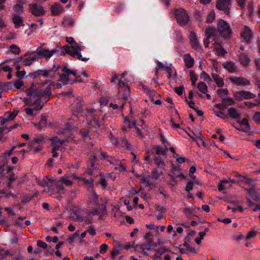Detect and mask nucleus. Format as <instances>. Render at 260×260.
<instances>
[{
	"label": "nucleus",
	"instance_id": "f257e3e1",
	"mask_svg": "<svg viewBox=\"0 0 260 260\" xmlns=\"http://www.w3.org/2000/svg\"><path fill=\"white\" fill-rule=\"evenodd\" d=\"M25 92L29 96V99L24 100L25 105L35 106L25 109L26 114L31 116H36L37 112L42 109L52 95L51 85L47 82L32 83Z\"/></svg>",
	"mask_w": 260,
	"mask_h": 260
},
{
	"label": "nucleus",
	"instance_id": "f03ea898",
	"mask_svg": "<svg viewBox=\"0 0 260 260\" xmlns=\"http://www.w3.org/2000/svg\"><path fill=\"white\" fill-rule=\"evenodd\" d=\"M98 153L95 155H91L89 160V164L88 165L87 173L88 176L87 177H75L74 175L71 176L72 180L77 181V182L81 185H86L89 187L88 189L90 188L92 190V183L93 179L92 176L97 177L99 175L100 179L99 182L102 186L103 189H105L107 185V182L104 176L100 174L98 170V165L96 163L98 161Z\"/></svg>",
	"mask_w": 260,
	"mask_h": 260
},
{
	"label": "nucleus",
	"instance_id": "7ed1b4c3",
	"mask_svg": "<svg viewBox=\"0 0 260 260\" xmlns=\"http://www.w3.org/2000/svg\"><path fill=\"white\" fill-rule=\"evenodd\" d=\"M66 42L69 43V45H66V54L83 61H87L89 59L88 57H82L80 51L83 49L84 47L76 43L73 38L66 37Z\"/></svg>",
	"mask_w": 260,
	"mask_h": 260
},
{
	"label": "nucleus",
	"instance_id": "20e7f679",
	"mask_svg": "<svg viewBox=\"0 0 260 260\" xmlns=\"http://www.w3.org/2000/svg\"><path fill=\"white\" fill-rule=\"evenodd\" d=\"M130 94L129 87L124 84L123 82L120 81L118 83V96L119 99L118 104H110V107H112L113 109H123L124 105L125 104L126 100Z\"/></svg>",
	"mask_w": 260,
	"mask_h": 260
},
{
	"label": "nucleus",
	"instance_id": "39448f33",
	"mask_svg": "<svg viewBox=\"0 0 260 260\" xmlns=\"http://www.w3.org/2000/svg\"><path fill=\"white\" fill-rule=\"evenodd\" d=\"M89 204H93L96 206V208L89 211V215H100V216H104L106 213V205L104 203H100L99 200V197L96 193L93 191L89 197Z\"/></svg>",
	"mask_w": 260,
	"mask_h": 260
},
{
	"label": "nucleus",
	"instance_id": "423d86ee",
	"mask_svg": "<svg viewBox=\"0 0 260 260\" xmlns=\"http://www.w3.org/2000/svg\"><path fill=\"white\" fill-rule=\"evenodd\" d=\"M39 184L43 187L51 186L53 184H55L56 188L54 192L61 193L63 192L64 186L65 185V177L62 176L61 179L57 182L53 180L51 176H47L39 182Z\"/></svg>",
	"mask_w": 260,
	"mask_h": 260
},
{
	"label": "nucleus",
	"instance_id": "0eeeda50",
	"mask_svg": "<svg viewBox=\"0 0 260 260\" xmlns=\"http://www.w3.org/2000/svg\"><path fill=\"white\" fill-rule=\"evenodd\" d=\"M96 153H98V157L100 154L102 157V158L103 159H106L107 158H109V159H108V161H109L110 164H114V165H115V170L119 172H124L126 171V167L124 165L122 164L119 160L117 161L113 158L109 157L107 153L101 151V148L97 149L94 151L93 155H96Z\"/></svg>",
	"mask_w": 260,
	"mask_h": 260
},
{
	"label": "nucleus",
	"instance_id": "6e6552de",
	"mask_svg": "<svg viewBox=\"0 0 260 260\" xmlns=\"http://www.w3.org/2000/svg\"><path fill=\"white\" fill-rule=\"evenodd\" d=\"M217 30L221 37L224 38L230 37L232 34V30L229 24L221 19L218 21Z\"/></svg>",
	"mask_w": 260,
	"mask_h": 260
},
{
	"label": "nucleus",
	"instance_id": "1a4fd4ad",
	"mask_svg": "<svg viewBox=\"0 0 260 260\" xmlns=\"http://www.w3.org/2000/svg\"><path fill=\"white\" fill-rule=\"evenodd\" d=\"M174 15L179 25L184 26L189 21V16L186 11L182 8L175 10Z\"/></svg>",
	"mask_w": 260,
	"mask_h": 260
},
{
	"label": "nucleus",
	"instance_id": "9d476101",
	"mask_svg": "<svg viewBox=\"0 0 260 260\" xmlns=\"http://www.w3.org/2000/svg\"><path fill=\"white\" fill-rule=\"evenodd\" d=\"M205 33L207 39L204 41V44L206 48H208L209 42L215 41L217 38V31L215 28L208 27L206 28Z\"/></svg>",
	"mask_w": 260,
	"mask_h": 260
},
{
	"label": "nucleus",
	"instance_id": "9b49d317",
	"mask_svg": "<svg viewBox=\"0 0 260 260\" xmlns=\"http://www.w3.org/2000/svg\"><path fill=\"white\" fill-rule=\"evenodd\" d=\"M72 93V91L66 92V98L68 97L70 102L73 101L75 103L76 107H75L73 106V104H72L71 108L73 110V114L77 115V113L81 112L82 110L80 100L79 98H76L74 96H71Z\"/></svg>",
	"mask_w": 260,
	"mask_h": 260
},
{
	"label": "nucleus",
	"instance_id": "f8f14e48",
	"mask_svg": "<svg viewBox=\"0 0 260 260\" xmlns=\"http://www.w3.org/2000/svg\"><path fill=\"white\" fill-rule=\"evenodd\" d=\"M235 99L238 101H242L243 100L252 99L255 97V95L250 91L241 90L235 92L234 93Z\"/></svg>",
	"mask_w": 260,
	"mask_h": 260
},
{
	"label": "nucleus",
	"instance_id": "ddd939ff",
	"mask_svg": "<svg viewBox=\"0 0 260 260\" xmlns=\"http://www.w3.org/2000/svg\"><path fill=\"white\" fill-rule=\"evenodd\" d=\"M57 51L56 49L49 50L40 47L37 49L35 53L38 54L40 57H41L45 58L46 60H48Z\"/></svg>",
	"mask_w": 260,
	"mask_h": 260
},
{
	"label": "nucleus",
	"instance_id": "4468645a",
	"mask_svg": "<svg viewBox=\"0 0 260 260\" xmlns=\"http://www.w3.org/2000/svg\"><path fill=\"white\" fill-rule=\"evenodd\" d=\"M213 111L215 115L223 119H225L228 118V116L226 112V107L225 105L222 103L216 104L213 109Z\"/></svg>",
	"mask_w": 260,
	"mask_h": 260
},
{
	"label": "nucleus",
	"instance_id": "2eb2a0df",
	"mask_svg": "<svg viewBox=\"0 0 260 260\" xmlns=\"http://www.w3.org/2000/svg\"><path fill=\"white\" fill-rule=\"evenodd\" d=\"M81 82L82 80L80 76L77 75L75 71H72L66 68V84Z\"/></svg>",
	"mask_w": 260,
	"mask_h": 260
},
{
	"label": "nucleus",
	"instance_id": "dca6fc26",
	"mask_svg": "<svg viewBox=\"0 0 260 260\" xmlns=\"http://www.w3.org/2000/svg\"><path fill=\"white\" fill-rule=\"evenodd\" d=\"M231 4V0H217L216 8L219 10H222L226 14L230 13L229 6Z\"/></svg>",
	"mask_w": 260,
	"mask_h": 260
},
{
	"label": "nucleus",
	"instance_id": "f3484780",
	"mask_svg": "<svg viewBox=\"0 0 260 260\" xmlns=\"http://www.w3.org/2000/svg\"><path fill=\"white\" fill-rule=\"evenodd\" d=\"M230 81L234 84L245 86L250 84V81L247 79L242 77H232L229 78Z\"/></svg>",
	"mask_w": 260,
	"mask_h": 260
},
{
	"label": "nucleus",
	"instance_id": "a211bd4d",
	"mask_svg": "<svg viewBox=\"0 0 260 260\" xmlns=\"http://www.w3.org/2000/svg\"><path fill=\"white\" fill-rule=\"evenodd\" d=\"M240 36L248 44L250 43L253 36V33L250 28L247 26H244Z\"/></svg>",
	"mask_w": 260,
	"mask_h": 260
},
{
	"label": "nucleus",
	"instance_id": "6ab92c4d",
	"mask_svg": "<svg viewBox=\"0 0 260 260\" xmlns=\"http://www.w3.org/2000/svg\"><path fill=\"white\" fill-rule=\"evenodd\" d=\"M30 12L35 16H41L45 14V11L42 6L37 4L30 5Z\"/></svg>",
	"mask_w": 260,
	"mask_h": 260
},
{
	"label": "nucleus",
	"instance_id": "aec40b11",
	"mask_svg": "<svg viewBox=\"0 0 260 260\" xmlns=\"http://www.w3.org/2000/svg\"><path fill=\"white\" fill-rule=\"evenodd\" d=\"M189 38L192 48L198 51H202V46L199 44L197 36L193 31L190 32Z\"/></svg>",
	"mask_w": 260,
	"mask_h": 260
},
{
	"label": "nucleus",
	"instance_id": "412c9836",
	"mask_svg": "<svg viewBox=\"0 0 260 260\" xmlns=\"http://www.w3.org/2000/svg\"><path fill=\"white\" fill-rule=\"evenodd\" d=\"M67 209L72 211L74 213L75 215L72 217L73 218L79 220H82L83 214L82 213L83 211L81 210L80 207L71 205Z\"/></svg>",
	"mask_w": 260,
	"mask_h": 260
},
{
	"label": "nucleus",
	"instance_id": "4be33fe9",
	"mask_svg": "<svg viewBox=\"0 0 260 260\" xmlns=\"http://www.w3.org/2000/svg\"><path fill=\"white\" fill-rule=\"evenodd\" d=\"M214 41L215 42L211 46V48L212 49L213 51L215 52L216 54L218 56H222L224 55V54L226 53V51L223 48L220 42L217 40V38Z\"/></svg>",
	"mask_w": 260,
	"mask_h": 260
},
{
	"label": "nucleus",
	"instance_id": "5701e85b",
	"mask_svg": "<svg viewBox=\"0 0 260 260\" xmlns=\"http://www.w3.org/2000/svg\"><path fill=\"white\" fill-rule=\"evenodd\" d=\"M51 141L53 143L52 148V155L53 157H56L58 156V154L56 151L59 149L60 145H61L64 142V141H61L56 137H53L51 138Z\"/></svg>",
	"mask_w": 260,
	"mask_h": 260
},
{
	"label": "nucleus",
	"instance_id": "b1692460",
	"mask_svg": "<svg viewBox=\"0 0 260 260\" xmlns=\"http://www.w3.org/2000/svg\"><path fill=\"white\" fill-rule=\"evenodd\" d=\"M11 19L16 28H18L19 27L24 25L23 23V18L19 15H12Z\"/></svg>",
	"mask_w": 260,
	"mask_h": 260
},
{
	"label": "nucleus",
	"instance_id": "393cba45",
	"mask_svg": "<svg viewBox=\"0 0 260 260\" xmlns=\"http://www.w3.org/2000/svg\"><path fill=\"white\" fill-rule=\"evenodd\" d=\"M157 64V67L156 68L155 71V76H157L158 70L159 69H164V71H165L167 73L168 78L169 79H170V78L171 77L172 71V68L171 67H166L161 62H160L159 61H158Z\"/></svg>",
	"mask_w": 260,
	"mask_h": 260
},
{
	"label": "nucleus",
	"instance_id": "a878e982",
	"mask_svg": "<svg viewBox=\"0 0 260 260\" xmlns=\"http://www.w3.org/2000/svg\"><path fill=\"white\" fill-rule=\"evenodd\" d=\"M200 207H194L192 208H185L183 210L184 214L188 218H192L195 215L197 211L200 210Z\"/></svg>",
	"mask_w": 260,
	"mask_h": 260
},
{
	"label": "nucleus",
	"instance_id": "bb28decb",
	"mask_svg": "<svg viewBox=\"0 0 260 260\" xmlns=\"http://www.w3.org/2000/svg\"><path fill=\"white\" fill-rule=\"evenodd\" d=\"M183 59L185 63V66L187 68L190 69L193 67L194 60L191 56L190 54L187 53L184 54L183 57Z\"/></svg>",
	"mask_w": 260,
	"mask_h": 260
},
{
	"label": "nucleus",
	"instance_id": "cd10ccee",
	"mask_svg": "<svg viewBox=\"0 0 260 260\" xmlns=\"http://www.w3.org/2000/svg\"><path fill=\"white\" fill-rule=\"evenodd\" d=\"M123 122L124 125L122 127V130L124 133L126 132L128 129L135 126L136 124L135 121L130 122L129 119L127 117H125L124 118Z\"/></svg>",
	"mask_w": 260,
	"mask_h": 260
},
{
	"label": "nucleus",
	"instance_id": "c85d7f7f",
	"mask_svg": "<svg viewBox=\"0 0 260 260\" xmlns=\"http://www.w3.org/2000/svg\"><path fill=\"white\" fill-rule=\"evenodd\" d=\"M51 11L53 15H57L62 13L63 8L59 4L56 3L51 6Z\"/></svg>",
	"mask_w": 260,
	"mask_h": 260
},
{
	"label": "nucleus",
	"instance_id": "c756f323",
	"mask_svg": "<svg viewBox=\"0 0 260 260\" xmlns=\"http://www.w3.org/2000/svg\"><path fill=\"white\" fill-rule=\"evenodd\" d=\"M222 66L230 73H233L237 71V67L235 63L232 61H226L223 63Z\"/></svg>",
	"mask_w": 260,
	"mask_h": 260
},
{
	"label": "nucleus",
	"instance_id": "7c9ffc66",
	"mask_svg": "<svg viewBox=\"0 0 260 260\" xmlns=\"http://www.w3.org/2000/svg\"><path fill=\"white\" fill-rule=\"evenodd\" d=\"M239 60L241 64L244 67L248 66L250 62L248 55L244 53H242L239 55Z\"/></svg>",
	"mask_w": 260,
	"mask_h": 260
},
{
	"label": "nucleus",
	"instance_id": "2f4dec72",
	"mask_svg": "<svg viewBox=\"0 0 260 260\" xmlns=\"http://www.w3.org/2000/svg\"><path fill=\"white\" fill-rule=\"evenodd\" d=\"M61 71L63 72L62 74H59L60 81L61 82L62 84L60 83H57L54 85V86L56 88H60L61 87L62 85H65V67H63L61 68Z\"/></svg>",
	"mask_w": 260,
	"mask_h": 260
},
{
	"label": "nucleus",
	"instance_id": "473e14b6",
	"mask_svg": "<svg viewBox=\"0 0 260 260\" xmlns=\"http://www.w3.org/2000/svg\"><path fill=\"white\" fill-rule=\"evenodd\" d=\"M212 79L218 87H222L224 85V81L222 78L216 74L212 75Z\"/></svg>",
	"mask_w": 260,
	"mask_h": 260
},
{
	"label": "nucleus",
	"instance_id": "72a5a7b5",
	"mask_svg": "<svg viewBox=\"0 0 260 260\" xmlns=\"http://www.w3.org/2000/svg\"><path fill=\"white\" fill-rule=\"evenodd\" d=\"M246 190L247 191V192L251 197L252 199L255 200V201H258L260 200V197L257 194V192L256 191V190L254 189H253V188L246 189Z\"/></svg>",
	"mask_w": 260,
	"mask_h": 260
},
{
	"label": "nucleus",
	"instance_id": "f704fd0d",
	"mask_svg": "<svg viewBox=\"0 0 260 260\" xmlns=\"http://www.w3.org/2000/svg\"><path fill=\"white\" fill-rule=\"evenodd\" d=\"M229 116L233 119H237L240 117L237 110L234 108H230L228 109Z\"/></svg>",
	"mask_w": 260,
	"mask_h": 260
},
{
	"label": "nucleus",
	"instance_id": "c9c22d12",
	"mask_svg": "<svg viewBox=\"0 0 260 260\" xmlns=\"http://www.w3.org/2000/svg\"><path fill=\"white\" fill-rule=\"evenodd\" d=\"M119 146L118 147L125 148L127 150L130 149L131 145L128 141L125 138H121L119 140Z\"/></svg>",
	"mask_w": 260,
	"mask_h": 260
},
{
	"label": "nucleus",
	"instance_id": "e433bc0d",
	"mask_svg": "<svg viewBox=\"0 0 260 260\" xmlns=\"http://www.w3.org/2000/svg\"><path fill=\"white\" fill-rule=\"evenodd\" d=\"M13 117L12 113L11 112H6L5 114V117L4 118L0 119V122L1 125H3L5 121L11 120L15 118Z\"/></svg>",
	"mask_w": 260,
	"mask_h": 260
},
{
	"label": "nucleus",
	"instance_id": "4c0bfd02",
	"mask_svg": "<svg viewBox=\"0 0 260 260\" xmlns=\"http://www.w3.org/2000/svg\"><path fill=\"white\" fill-rule=\"evenodd\" d=\"M167 150V146H165L164 148L160 146H156L155 147V152L158 155H165Z\"/></svg>",
	"mask_w": 260,
	"mask_h": 260
},
{
	"label": "nucleus",
	"instance_id": "58836bf2",
	"mask_svg": "<svg viewBox=\"0 0 260 260\" xmlns=\"http://www.w3.org/2000/svg\"><path fill=\"white\" fill-rule=\"evenodd\" d=\"M199 90L203 93H206L208 91V87L206 84L202 82H199L197 85Z\"/></svg>",
	"mask_w": 260,
	"mask_h": 260
},
{
	"label": "nucleus",
	"instance_id": "ea45409f",
	"mask_svg": "<svg viewBox=\"0 0 260 260\" xmlns=\"http://www.w3.org/2000/svg\"><path fill=\"white\" fill-rule=\"evenodd\" d=\"M9 50L11 53L15 55L19 54L21 52L20 48L17 45L14 44H13L9 47Z\"/></svg>",
	"mask_w": 260,
	"mask_h": 260
},
{
	"label": "nucleus",
	"instance_id": "a19ab883",
	"mask_svg": "<svg viewBox=\"0 0 260 260\" xmlns=\"http://www.w3.org/2000/svg\"><path fill=\"white\" fill-rule=\"evenodd\" d=\"M217 92L218 95L224 99L228 94V90L226 89H220Z\"/></svg>",
	"mask_w": 260,
	"mask_h": 260
},
{
	"label": "nucleus",
	"instance_id": "79ce46f5",
	"mask_svg": "<svg viewBox=\"0 0 260 260\" xmlns=\"http://www.w3.org/2000/svg\"><path fill=\"white\" fill-rule=\"evenodd\" d=\"M154 160L155 164L157 165L158 167H162L164 166V160L160 156H156L154 158Z\"/></svg>",
	"mask_w": 260,
	"mask_h": 260
},
{
	"label": "nucleus",
	"instance_id": "37998d69",
	"mask_svg": "<svg viewBox=\"0 0 260 260\" xmlns=\"http://www.w3.org/2000/svg\"><path fill=\"white\" fill-rule=\"evenodd\" d=\"M70 129V127H69L68 126V124L66 123V137L68 135H70L69 137V138H68V140H72L74 138V137L73 136V134H72V130L71 131ZM66 141H67V138H66Z\"/></svg>",
	"mask_w": 260,
	"mask_h": 260
},
{
	"label": "nucleus",
	"instance_id": "c03bdc74",
	"mask_svg": "<svg viewBox=\"0 0 260 260\" xmlns=\"http://www.w3.org/2000/svg\"><path fill=\"white\" fill-rule=\"evenodd\" d=\"M13 9L15 13L17 14H21L23 12V7L19 4H16L13 7Z\"/></svg>",
	"mask_w": 260,
	"mask_h": 260
},
{
	"label": "nucleus",
	"instance_id": "a18cd8bd",
	"mask_svg": "<svg viewBox=\"0 0 260 260\" xmlns=\"http://www.w3.org/2000/svg\"><path fill=\"white\" fill-rule=\"evenodd\" d=\"M136 249H140L142 252L145 253L146 251H148L150 250V247L149 246L145 245H139L136 246Z\"/></svg>",
	"mask_w": 260,
	"mask_h": 260
},
{
	"label": "nucleus",
	"instance_id": "49530a36",
	"mask_svg": "<svg viewBox=\"0 0 260 260\" xmlns=\"http://www.w3.org/2000/svg\"><path fill=\"white\" fill-rule=\"evenodd\" d=\"M215 19V13L214 11H211L209 14L207 15L206 18V21L208 23L212 22Z\"/></svg>",
	"mask_w": 260,
	"mask_h": 260
},
{
	"label": "nucleus",
	"instance_id": "de8ad7c7",
	"mask_svg": "<svg viewBox=\"0 0 260 260\" xmlns=\"http://www.w3.org/2000/svg\"><path fill=\"white\" fill-rule=\"evenodd\" d=\"M247 9L249 16H250L252 15L254 10L252 0H250L249 2H248Z\"/></svg>",
	"mask_w": 260,
	"mask_h": 260
},
{
	"label": "nucleus",
	"instance_id": "09e8293b",
	"mask_svg": "<svg viewBox=\"0 0 260 260\" xmlns=\"http://www.w3.org/2000/svg\"><path fill=\"white\" fill-rule=\"evenodd\" d=\"M189 76H190V80L192 83V84L193 85H194L195 83L197 80V77L196 75L195 74V73L191 71L189 72Z\"/></svg>",
	"mask_w": 260,
	"mask_h": 260
},
{
	"label": "nucleus",
	"instance_id": "8fccbe9b",
	"mask_svg": "<svg viewBox=\"0 0 260 260\" xmlns=\"http://www.w3.org/2000/svg\"><path fill=\"white\" fill-rule=\"evenodd\" d=\"M250 0H236L238 5L240 7L241 9L244 10L246 6V2H249Z\"/></svg>",
	"mask_w": 260,
	"mask_h": 260
},
{
	"label": "nucleus",
	"instance_id": "3c124183",
	"mask_svg": "<svg viewBox=\"0 0 260 260\" xmlns=\"http://www.w3.org/2000/svg\"><path fill=\"white\" fill-rule=\"evenodd\" d=\"M239 123L241 125H243L245 126V129L244 130V131H247L249 129V124L248 120L247 118H243V119L240 122H239Z\"/></svg>",
	"mask_w": 260,
	"mask_h": 260
},
{
	"label": "nucleus",
	"instance_id": "603ef678",
	"mask_svg": "<svg viewBox=\"0 0 260 260\" xmlns=\"http://www.w3.org/2000/svg\"><path fill=\"white\" fill-rule=\"evenodd\" d=\"M109 138L112 144L117 147L119 146V140L118 141L117 139L114 137L111 134L109 135Z\"/></svg>",
	"mask_w": 260,
	"mask_h": 260
},
{
	"label": "nucleus",
	"instance_id": "864d4df0",
	"mask_svg": "<svg viewBox=\"0 0 260 260\" xmlns=\"http://www.w3.org/2000/svg\"><path fill=\"white\" fill-rule=\"evenodd\" d=\"M16 36V34L15 32L12 31L9 32L8 34H7L5 37V39L6 40H10L12 39H14Z\"/></svg>",
	"mask_w": 260,
	"mask_h": 260
},
{
	"label": "nucleus",
	"instance_id": "5fc2aeb1",
	"mask_svg": "<svg viewBox=\"0 0 260 260\" xmlns=\"http://www.w3.org/2000/svg\"><path fill=\"white\" fill-rule=\"evenodd\" d=\"M108 248V245L107 244H102L100 248V253L102 254L105 253Z\"/></svg>",
	"mask_w": 260,
	"mask_h": 260
},
{
	"label": "nucleus",
	"instance_id": "6e6d98bb",
	"mask_svg": "<svg viewBox=\"0 0 260 260\" xmlns=\"http://www.w3.org/2000/svg\"><path fill=\"white\" fill-rule=\"evenodd\" d=\"M253 119L256 123L260 124V111L254 113Z\"/></svg>",
	"mask_w": 260,
	"mask_h": 260
},
{
	"label": "nucleus",
	"instance_id": "4d7b16f0",
	"mask_svg": "<svg viewBox=\"0 0 260 260\" xmlns=\"http://www.w3.org/2000/svg\"><path fill=\"white\" fill-rule=\"evenodd\" d=\"M79 166L80 165L78 162H76L75 164H69L68 166V168L71 169L72 171H74L78 169Z\"/></svg>",
	"mask_w": 260,
	"mask_h": 260
},
{
	"label": "nucleus",
	"instance_id": "13d9d810",
	"mask_svg": "<svg viewBox=\"0 0 260 260\" xmlns=\"http://www.w3.org/2000/svg\"><path fill=\"white\" fill-rule=\"evenodd\" d=\"M257 232L254 231H250L248 232L247 235L246 236V239H250L253 237H254L256 236Z\"/></svg>",
	"mask_w": 260,
	"mask_h": 260
},
{
	"label": "nucleus",
	"instance_id": "bf43d9fd",
	"mask_svg": "<svg viewBox=\"0 0 260 260\" xmlns=\"http://www.w3.org/2000/svg\"><path fill=\"white\" fill-rule=\"evenodd\" d=\"M174 157L176 158V161L179 164L184 162L186 160L185 158L180 157L178 154H176V155L174 156Z\"/></svg>",
	"mask_w": 260,
	"mask_h": 260
},
{
	"label": "nucleus",
	"instance_id": "052dcab7",
	"mask_svg": "<svg viewBox=\"0 0 260 260\" xmlns=\"http://www.w3.org/2000/svg\"><path fill=\"white\" fill-rule=\"evenodd\" d=\"M176 34V40L178 42H182L183 38L181 32L177 31L175 32Z\"/></svg>",
	"mask_w": 260,
	"mask_h": 260
},
{
	"label": "nucleus",
	"instance_id": "680f3d73",
	"mask_svg": "<svg viewBox=\"0 0 260 260\" xmlns=\"http://www.w3.org/2000/svg\"><path fill=\"white\" fill-rule=\"evenodd\" d=\"M184 87L183 86L175 87L174 88V91L175 92L179 95H181L183 93Z\"/></svg>",
	"mask_w": 260,
	"mask_h": 260
},
{
	"label": "nucleus",
	"instance_id": "e2e57ef3",
	"mask_svg": "<svg viewBox=\"0 0 260 260\" xmlns=\"http://www.w3.org/2000/svg\"><path fill=\"white\" fill-rule=\"evenodd\" d=\"M156 251L157 252L159 255L161 256L165 253L167 251H170L169 249L166 248L165 247H160L156 250Z\"/></svg>",
	"mask_w": 260,
	"mask_h": 260
},
{
	"label": "nucleus",
	"instance_id": "0e129e2a",
	"mask_svg": "<svg viewBox=\"0 0 260 260\" xmlns=\"http://www.w3.org/2000/svg\"><path fill=\"white\" fill-rule=\"evenodd\" d=\"M79 236V234L76 232L75 234H74L73 235H72L71 236L69 237L68 239V241L70 243H72V242H73V241H74V240Z\"/></svg>",
	"mask_w": 260,
	"mask_h": 260
},
{
	"label": "nucleus",
	"instance_id": "69168bd1",
	"mask_svg": "<svg viewBox=\"0 0 260 260\" xmlns=\"http://www.w3.org/2000/svg\"><path fill=\"white\" fill-rule=\"evenodd\" d=\"M63 223V221L58 222L55 226H53L51 228V230L54 232V233H57L59 226L62 225Z\"/></svg>",
	"mask_w": 260,
	"mask_h": 260
},
{
	"label": "nucleus",
	"instance_id": "338daca9",
	"mask_svg": "<svg viewBox=\"0 0 260 260\" xmlns=\"http://www.w3.org/2000/svg\"><path fill=\"white\" fill-rule=\"evenodd\" d=\"M193 182L192 181H189L187 183L186 187H185V190L187 192H189L190 190H191L193 189Z\"/></svg>",
	"mask_w": 260,
	"mask_h": 260
},
{
	"label": "nucleus",
	"instance_id": "774afa93",
	"mask_svg": "<svg viewBox=\"0 0 260 260\" xmlns=\"http://www.w3.org/2000/svg\"><path fill=\"white\" fill-rule=\"evenodd\" d=\"M23 85V82L21 80H18L14 82L15 87L17 88H20Z\"/></svg>",
	"mask_w": 260,
	"mask_h": 260
}]
</instances>
